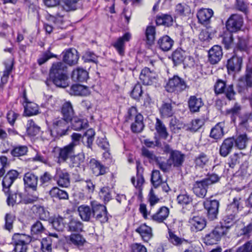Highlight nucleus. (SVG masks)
Wrapping results in <instances>:
<instances>
[{
  "label": "nucleus",
  "instance_id": "nucleus-38",
  "mask_svg": "<svg viewBox=\"0 0 252 252\" xmlns=\"http://www.w3.org/2000/svg\"><path fill=\"white\" fill-rule=\"evenodd\" d=\"M71 77L75 81L84 82L88 78V73L86 70L78 68L72 71Z\"/></svg>",
  "mask_w": 252,
  "mask_h": 252
},
{
  "label": "nucleus",
  "instance_id": "nucleus-13",
  "mask_svg": "<svg viewBox=\"0 0 252 252\" xmlns=\"http://www.w3.org/2000/svg\"><path fill=\"white\" fill-rule=\"evenodd\" d=\"M55 178L59 186L63 188H67L70 186V175L65 170H62L60 168H57Z\"/></svg>",
  "mask_w": 252,
  "mask_h": 252
},
{
  "label": "nucleus",
  "instance_id": "nucleus-42",
  "mask_svg": "<svg viewBox=\"0 0 252 252\" xmlns=\"http://www.w3.org/2000/svg\"><path fill=\"white\" fill-rule=\"evenodd\" d=\"M38 180L39 187L45 188L51 183L53 176L49 172L45 171L38 177Z\"/></svg>",
  "mask_w": 252,
  "mask_h": 252
},
{
  "label": "nucleus",
  "instance_id": "nucleus-41",
  "mask_svg": "<svg viewBox=\"0 0 252 252\" xmlns=\"http://www.w3.org/2000/svg\"><path fill=\"white\" fill-rule=\"evenodd\" d=\"M155 129L161 138L164 139H166L167 138L168 133L167 131L166 127L163 122L158 118H156Z\"/></svg>",
  "mask_w": 252,
  "mask_h": 252
},
{
  "label": "nucleus",
  "instance_id": "nucleus-11",
  "mask_svg": "<svg viewBox=\"0 0 252 252\" xmlns=\"http://www.w3.org/2000/svg\"><path fill=\"white\" fill-rule=\"evenodd\" d=\"M243 24V17L238 14H232L227 20L226 27L228 31L231 32L239 31Z\"/></svg>",
  "mask_w": 252,
  "mask_h": 252
},
{
  "label": "nucleus",
  "instance_id": "nucleus-33",
  "mask_svg": "<svg viewBox=\"0 0 252 252\" xmlns=\"http://www.w3.org/2000/svg\"><path fill=\"white\" fill-rule=\"evenodd\" d=\"M169 214L168 208L163 206L151 216L152 220L158 223H162L166 219Z\"/></svg>",
  "mask_w": 252,
  "mask_h": 252
},
{
  "label": "nucleus",
  "instance_id": "nucleus-17",
  "mask_svg": "<svg viewBox=\"0 0 252 252\" xmlns=\"http://www.w3.org/2000/svg\"><path fill=\"white\" fill-rule=\"evenodd\" d=\"M234 147V141L233 137L225 139L219 149L220 155L222 157H226L232 151Z\"/></svg>",
  "mask_w": 252,
  "mask_h": 252
},
{
  "label": "nucleus",
  "instance_id": "nucleus-55",
  "mask_svg": "<svg viewBox=\"0 0 252 252\" xmlns=\"http://www.w3.org/2000/svg\"><path fill=\"white\" fill-rule=\"evenodd\" d=\"M50 49L51 48L49 47L46 51L44 52L39 56L37 59V63L39 65H41L47 62L50 59L57 57L56 55L50 52Z\"/></svg>",
  "mask_w": 252,
  "mask_h": 252
},
{
  "label": "nucleus",
  "instance_id": "nucleus-44",
  "mask_svg": "<svg viewBox=\"0 0 252 252\" xmlns=\"http://www.w3.org/2000/svg\"><path fill=\"white\" fill-rule=\"evenodd\" d=\"M239 85L246 87H252V67L247 70L245 76L239 79Z\"/></svg>",
  "mask_w": 252,
  "mask_h": 252
},
{
  "label": "nucleus",
  "instance_id": "nucleus-5",
  "mask_svg": "<svg viewBox=\"0 0 252 252\" xmlns=\"http://www.w3.org/2000/svg\"><path fill=\"white\" fill-rule=\"evenodd\" d=\"M187 87L185 80L177 75L169 78L165 88L167 92L179 94L184 91Z\"/></svg>",
  "mask_w": 252,
  "mask_h": 252
},
{
  "label": "nucleus",
  "instance_id": "nucleus-27",
  "mask_svg": "<svg viewBox=\"0 0 252 252\" xmlns=\"http://www.w3.org/2000/svg\"><path fill=\"white\" fill-rule=\"evenodd\" d=\"M78 212L81 219L85 221H89L93 219L92 202L91 207L86 205H82L78 207Z\"/></svg>",
  "mask_w": 252,
  "mask_h": 252
},
{
  "label": "nucleus",
  "instance_id": "nucleus-28",
  "mask_svg": "<svg viewBox=\"0 0 252 252\" xmlns=\"http://www.w3.org/2000/svg\"><path fill=\"white\" fill-rule=\"evenodd\" d=\"M204 105L201 97H197L195 95H191L188 100L189 108L192 113L197 112Z\"/></svg>",
  "mask_w": 252,
  "mask_h": 252
},
{
  "label": "nucleus",
  "instance_id": "nucleus-23",
  "mask_svg": "<svg viewBox=\"0 0 252 252\" xmlns=\"http://www.w3.org/2000/svg\"><path fill=\"white\" fill-rule=\"evenodd\" d=\"M23 98L24 99V103H25V104L24 105V113L25 115L28 116H31L37 114L38 113L37 105L35 103L28 101L25 92L24 93Z\"/></svg>",
  "mask_w": 252,
  "mask_h": 252
},
{
  "label": "nucleus",
  "instance_id": "nucleus-40",
  "mask_svg": "<svg viewBox=\"0 0 252 252\" xmlns=\"http://www.w3.org/2000/svg\"><path fill=\"white\" fill-rule=\"evenodd\" d=\"M49 195L52 198H56L59 199H67L68 194L65 190L61 189L58 187H53L49 191Z\"/></svg>",
  "mask_w": 252,
  "mask_h": 252
},
{
  "label": "nucleus",
  "instance_id": "nucleus-45",
  "mask_svg": "<svg viewBox=\"0 0 252 252\" xmlns=\"http://www.w3.org/2000/svg\"><path fill=\"white\" fill-rule=\"evenodd\" d=\"M156 28L153 26H148L146 28L145 31V35L146 38V42L149 45H152L154 43L156 38Z\"/></svg>",
  "mask_w": 252,
  "mask_h": 252
},
{
  "label": "nucleus",
  "instance_id": "nucleus-15",
  "mask_svg": "<svg viewBox=\"0 0 252 252\" xmlns=\"http://www.w3.org/2000/svg\"><path fill=\"white\" fill-rule=\"evenodd\" d=\"M25 187L32 189L33 191H36L38 176L32 172H27L25 174L23 178Z\"/></svg>",
  "mask_w": 252,
  "mask_h": 252
},
{
  "label": "nucleus",
  "instance_id": "nucleus-24",
  "mask_svg": "<svg viewBox=\"0 0 252 252\" xmlns=\"http://www.w3.org/2000/svg\"><path fill=\"white\" fill-rule=\"evenodd\" d=\"M89 166L93 174L96 176L104 175L106 173L107 168L94 158L90 160Z\"/></svg>",
  "mask_w": 252,
  "mask_h": 252
},
{
  "label": "nucleus",
  "instance_id": "nucleus-32",
  "mask_svg": "<svg viewBox=\"0 0 252 252\" xmlns=\"http://www.w3.org/2000/svg\"><path fill=\"white\" fill-rule=\"evenodd\" d=\"M174 44V41L168 35H164L158 40L157 46L163 51H169Z\"/></svg>",
  "mask_w": 252,
  "mask_h": 252
},
{
  "label": "nucleus",
  "instance_id": "nucleus-54",
  "mask_svg": "<svg viewBox=\"0 0 252 252\" xmlns=\"http://www.w3.org/2000/svg\"><path fill=\"white\" fill-rule=\"evenodd\" d=\"M52 227L58 231H62L64 228V219L59 216L54 218L51 220Z\"/></svg>",
  "mask_w": 252,
  "mask_h": 252
},
{
  "label": "nucleus",
  "instance_id": "nucleus-1",
  "mask_svg": "<svg viewBox=\"0 0 252 252\" xmlns=\"http://www.w3.org/2000/svg\"><path fill=\"white\" fill-rule=\"evenodd\" d=\"M67 66L63 62L53 63L49 71V79L46 81L47 86L49 82L52 81L56 86L64 88L68 85Z\"/></svg>",
  "mask_w": 252,
  "mask_h": 252
},
{
  "label": "nucleus",
  "instance_id": "nucleus-51",
  "mask_svg": "<svg viewBox=\"0 0 252 252\" xmlns=\"http://www.w3.org/2000/svg\"><path fill=\"white\" fill-rule=\"evenodd\" d=\"M173 18L169 15L164 14L157 16L156 23L158 25H164L166 27L171 26L173 24Z\"/></svg>",
  "mask_w": 252,
  "mask_h": 252
},
{
  "label": "nucleus",
  "instance_id": "nucleus-29",
  "mask_svg": "<svg viewBox=\"0 0 252 252\" xmlns=\"http://www.w3.org/2000/svg\"><path fill=\"white\" fill-rule=\"evenodd\" d=\"M242 198L240 196H236L233 199V201L227 205L226 212L228 214H231L237 215L239 210L243 208L241 200Z\"/></svg>",
  "mask_w": 252,
  "mask_h": 252
},
{
  "label": "nucleus",
  "instance_id": "nucleus-46",
  "mask_svg": "<svg viewBox=\"0 0 252 252\" xmlns=\"http://www.w3.org/2000/svg\"><path fill=\"white\" fill-rule=\"evenodd\" d=\"M209 162V158L204 153H201L197 156L194 160L195 167L203 168Z\"/></svg>",
  "mask_w": 252,
  "mask_h": 252
},
{
  "label": "nucleus",
  "instance_id": "nucleus-64",
  "mask_svg": "<svg viewBox=\"0 0 252 252\" xmlns=\"http://www.w3.org/2000/svg\"><path fill=\"white\" fill-rule=\"evenodd\" d=\"M52 239L50 237H47L42 240L41 242V250L42 252H52Z\"/></svg>",
  "mask_w": 252,
  "mask_h": 252
},
{
  "label": "nucleus",
  "instance_id": "nucleus-14",
  "mask_svg": "<svg viewBox=\"0 0 252 252\" xmlns=\"http://www.w3.org/2000/svg\"><path fill=\"white\" fill-rule=\"evenodd\" d=\"M131 38V34L128 32H126L122 36L119 37L117 40L112 44L119 54L123 56L125 54V43L129 41Z\"/></svg>",
  "mask_w": 252,
  "mask_h": 252
},
{
  "label": "nucleus",
  "instance_id": "nucleus-63",
  "mask_svg": "<svg viewBox=\"0 0 252 252\" xmlns=\"http://www.w3.org/2000/svg\"><path fill=\"white\" fill-rule=\"evenodd\" d=\"M40 130V127L37 126L35 123L31 121H29L27 127V132L28 134L32 136H33L37 134Z\"/></svg>",
  "mask_w": 252,
  "mask_h": 252
},
{
  "label": "nucleus",
  "instance_id": "nucleus-10",
  "mask_svg": "<svg viewBox=\"0 0 252 252\" xmlns=\"http://www.w3.org/2000/svg\"><path fill=\"white\" fill-rule=\"evenodd\" d=\"M55 157L57 162L61 164L64 162L74 153V149L68 145L63 148H57L54 149Z\"/></svg>",
  "mask_w": 252,
  "mask_h": 252
},
{
  "label": "nucleus",
  "instance_id": "nucleus-6",
  "mask_svg": "<svg viewBox=\"0 0 252 252\" xmlns=\"http://www.w3.org/2000/svg\"><path fill=\"white\" fill-rule=\"evenodd\" d=\"M227 227L217 225L211 232L205 236L203 238L204 243L208 245L216 244L222 236L227 234Z\"/></svg>",
  "mask_w": 252,
  "mask_h": 252
},
{
  "label": "nucleus",
  "instance_id": "nucleus-34",
  "mask_svg": "<svg viewBox=\"0 0 252 252\" xmlns=\"http://www.w3.org/2000/svg\"><path fill=\"white\" fill-rule=\"evenodd\" d=\"M61 112L63 116L62 118L69 122L71 121L74 115L72 105L69 101L65 102L63 104Z\"/></svg>",
  "mask_w": 252,
  "mask_h": 252
},
{
  "label": "nucleus",
  "instance_id": "nucleus-16",
  "mask_svg": "<svg viewBox=\"0 0 252 252\" xmlns=\"http://www.w3.org/2000/svg\"><path fill=\"white\" fill-rule=\"evenodd\" d=\"M185 155L180 151L174 150L171 152L168 158L169 161L174 167H181L184 162Z\"/></svg>",
  "mask_w": 252,
  "mask_h": 252
},
{
  "label": "nucleus",
  "instance_id": "nucleus-31",
  "mask_svg": "<svg viewBox=\"0 0 252 252\" xmlns=\"http://www.w3.org/2000/svg\"><path fill=\"white\" fill-rule=\"evenodd\" d=\"M84 228L83 223L78 219L70 217L67 223V230L70 232H81Z\"/></svg>",
  "mask_w": 252,
  "mask_h": 252
},
{
  "label": "nucleus",
  "instance_id": "nucleus-8",
  "mask_svg": "<svg viewBox=\"0 0 252 252\" xmlns=\"http://www.w3.org/2000/svg\"><path fill=\"white\" fill-rule=\"evenodd\" d=\"M93 219L99 221L101 223L107 222L109 219V215L106 207L96 202H92Z\"/></svg>",
  "mask_w": 252,
  "mask_h": 252
},
{
  "label": "nucleus",
  "instance_id": "nucleus-48",
  "mask_svg": "<svg viewBox=\"0 0 252 252\" xmlns=\"http://www.w3.org/2000/svg\"><path fill=\"white\" fill-rule=\"evenodd\" d=\"M33 210L41 220H47L49 218V212L43 206L34 205Z\"/></svg>",
  "mask_w": 252,
  "mask_h": 252
},
{
  "label": "nucleus",
  "instance_id": "nucleus-26",
  "mask_svg": "<svg viewBox=\"0 0 252 252\" xmlns=\"http://www.w3.org/2000/svg\"><path fill=\"white\" fill-rule=\"evenodd\" d=\"M225 123L223 122L217 123L211 130L210 137L216 140L221 139L224 135Z\"/></svg>",
  "mask_w": 252,
  "mask_h": 252
},
{
  "label": "nucleus",
  "instance_id": "nucleus-30",
  "mask_svg": "<svg viewBox=\"0 0 252 252\" xmlns=\"http://www.w3.org/2000/svg\"><path fill=\"white\" fill-rule=\"evenodd\" d=\"M135 231L140 235L145 242H148L153 237L152 228L145 224H141L135 229Z\"/></svg>",
  "mask_w": 252,
  "mask_h": 252
},
{
  "label": "nucleus",
  "instance_id": "nucleus-25",
  "mask_svg": "<svg viewBox=\"0 0 252 252\" xmlns=\"http://www.w3.org/2000/svg\"><path fill=\"white\" fill-rule=\"evenodd\" d=\"M189 223L193 231L202 230L206 225V221L204 218L200 216H194L189 219Z\"/></svg>",
  "mask_w": 252,
  "mask_h": 252
},
{
  "label": "nucleus",
  "instance_id": "nucleus-20",
  "mask_svg": "<svg viewBox=\"0 0 252 252\" xmlns=\"http://www.w3.org/2000/svg\"><path fill=\"white\" fill-rule=\"evenodd\" d=\"M222 56V49L219 45L214 46L208 52V60L212 64H216L220 62Z\"/></svg>",
  "mask_w": 252,
  "mask_h": 252
},
{
  "label": "nucleus",
  "instance_id": "nucleus-50",
  "mask_svg": "<svg viewBox=\"0 0 252 252\" xmlns=\"http://www.w3.org/2000/svg\"><path fill=\"white\" fill-rule=\"evenodd\" d=\"M237 47L241 51H247L252 47L249 38L248 37H238Z\"/></svg>",
  "mask_w": 252,
  "mask_h": 252
},
{
  "label": "nucleus",
  "instance_id": "nucleus-37",
  "mask_svg": "<svg viewBox=\"0 0 252 252\" xmlns=\"http://www.w3.org/2000/svg\"><path fill=\"white\" fill-rule=\"evenodd\" d=\"M233 137L234 141V146L239 150L246 148L248 142V138L246 133L237 134L235 137Z\"/></svg>",
  "mask_w": 252,
  "mask_h": 252
},
{
  "label": "nucleus",
  "instance_id": "nucleus-21",
  "mask_svg": "<svg viewBox=\"0 0 252 252\" xmlns=\"http://www.w3.org/2000/svg\"><path fill=\"white\" fill-rule=\"evenodd\" d=\"M63 61L65 63L69 65H72L75 64L77 63L79 56L77 50L75 49H68L65 52H63Z\"/></svg>",
  "mask_w": 252,
  "mask_h": 252
},
{
  "label": "nucleus",
  "instance_id": "nucleus-47",
  "mask_svg": "<svg viewBox=\"0 0 252 252\" xmlns=\"http://www.w3.org/2000/svg\"><path fill=\"white\" fill-rule=\"evenodd\" d=\"M13 65L11 64H5V69L3 71L0 82V89H3L4 85L7 83L9 76L12 69Z\"/></svg>",
  "mask_w": 252,
  "mask_h": 252
},
{
  "label": "nucleus",
  "instance_id": "nucleus-22",
  "mask_svg": "<svg viewBox=\"0 0 252 252\" xmlns=\"http://www.w3.org/2000/svg\"><path fill=\"white\" fill-rule=\"evenodd\" d=\"M213 14L211 9L203 8L197 12V17L200 23L207 26L209 24Z\"/></svg>",
  "mask_w": 252,
  "mask_h": 252
},
{
  "label": "nucleus",
  "instance_id": "nucleus-9",
  "mask_svg": "<svg viewBox=\"0 0 252 252\" xmlns=\"http://www.w3.org/2000/svg\"><path fill=\"white\" fill-rule=\"evenodd\" d=\"M203 206L207 211L208 218L213 220L217 218L219 213L220 202L216 199H206L203 202Z\"/></svg>",
  "mask_w": 252,
  "mask_h": 252
},
{
  "label": "nucleus",
  "instance_id": "nucleus-3",
  "mask_svg": "<svg viewBox=\"0 0 252 252\" xmlns=\"http://www.w3.org/2000/svg\"><path fill=\"white\" fill-rule=\"evenodd\" d=\"M126 121L131 123V129L133 132H140L144 128L143 117L141 114L137 113L135 107H132L129 109Z\"/></svg>",
  "mask_w": 252,
  "mask_h": 252
},
{
  "label": "nucleus",
  "instance_id": "nucleus-49",
  "mask_svg": "<svg viewBox=\"0 0 252 252\" xmlns=\"http://www.w3.org/2000/svg\"><path fill=\"white\" fill-rule=\"evenodd\" d=\"M160 113L163 117H171L173 114V107L171 102H163L160 109Z\"/></svg>",
  "mask_w": 252,
  "mask_h": 252
},
{
  "label": "nucleus",
  "instance_id": "nucleus-4",
  "mask_svg": "<svg viewBox=\"0 0 252 252\" xmlns=\"http://www.w3.org/2000/svg\"><path fill=\"white\" fill-rule=\"evenodd\" d=\"M69 121L62 118H55L52 121L51 134L54 137H61L68 134Z\"/></svg>",
  "mask_w": 252,
  "mask_h": 252
},
{
  "label": "nucleus",
  "instance_id": "nucleus-52",
  "mask_svg": "<svg viewBox=\"0 0 252 252\" xmlns=\"http://www.w3.org/2000/svg\"><path fill=\"white\" fill-rule=\"evenodd\" d=\"M185 53L181 49L176 50L172 55V61L175 65L182 63L185 58Z\"/></svg>",
  "mask_w": 252,
  "mask_h": 252
},
{
  "label": "nucleus",
  "instance_id": "nucleus-36",
  "mask_svg": "<svg viewBox=\"0 0 252 252\" xmlns=\"http://www.w3.org/2000/svg\"><path fill=\"white\" fill-rule=\"evenodd\" d=\"M70 93L74 95L86 96L90 94L89 88L79 84L73 85L70 89Z\"/></svg>",
  "mask_w": 252,
  "mask_h": 252
},
{
  "label": "nucleus",
  "instance_id": "nucleus-7",
  "mask_svg": "<svg viewBox=\"0 0 252 252\" xmlns=\"http://www.w3.org/2000/svg\"><path fill=\"white\" fill-rule=\"evenodd\" d=\"M214 91L217 94H224L226 98L230 100L234 99L235 94L232 85L227 87L225 82L220 79H218L215 83Z\"/></svg>",
  "mask_w": 252,
  "mask_h": 252
},
{
  "label": "nucleus",
  "instance_id": "nucleus-53",
  "mask_svg": "<svg viewBox=\"0 0 252 252\" xmlns=\"http://www.w3.org/2000/svg\"><path fill=\"white\" fill-rule=\"evenodd\" d=\"M156 164L164 172H168L172 166L169 159L163 160L161 157H158L156 160Z\"/></svg>",
  "mask_w": 252,
  "mask_h": 252
},
{
  "label": "nucleus",
  "instance_id": "nucleus-43",
  "mask_svg": "<svg viewBox=\"0 0 252 252\" xmlns=\"http://www.w3.org/2000/svg\"><path fill=\"white\" fill-rule=\"evenodd\" d=\"M236 218V216L233 214H228L226 212L225 215L223 218V222L220 223V225H218L219 226L227 227V233L228 232L230 227L234 223Z\"/></svg>",
  "mask_w": 252,
  "mask_h": 252
},
{
  "label": "nucleus",
  "instance_id": "nucleus-60",
  "mask_svg": "<svg viewBox=\"0 0 252 252\" xmlns=\"http://www.w3.org/2000/svg\"><path fill=\"white\" fill-rule=\"evenodd\" d=\"M204 125L202 120L196 119L191 121V123L187 126V129L192 132H195Z\"/></svg>",
  "mask_w": 252,
  "mask_h": 252
},
{
  "label": "nucleus",
  "instance_id": "nucleus-2",
  "mask_svg": "<svg viewBox=\"0 0 252 252\" xmlns=\"http://www.w3.org/2000/svg\"><path fill=\"white\" fill-rule=\"evenodd\" d=\"M220 179V177L216 174L208 175L205 178L194 181L192 184V190L197 197L204 198L209 187L217 183Z\"/></svg>",
  "mask_w": 252,
  "mask_h": 252
},
{
  "label": "nucleus",
  "instance_id": "nucleus-18",
  "mask_svg": "<svg viewBox=\"0 0 252 252\" xmlns=\"http://www.w3.org/2000/svg\"><path fill=\"white\" fill-rule=\"evenodd\" d=\"M156 73L149 68L145 67L141 70L139 76L140 80L145 85H151L156 78Z\"/></svg>",
  "mask_w": 252,
  "mask_h": 252
},
{
  "label": "nucleus",
  "instance_id": "nucleus-39",
  "mask_svg": "<svg viewBox=\"0 0 252 252\" xmlns=\"http://www.w3.org/2000/svg\"><path fill=\"white\" fill-rule=\"evenodd\" d=\"M31 236L23 233H15L12 237L13 244L29 245L32 241Z\"/></svg>",
  "mask_w": 252,
  "mask_h": 252
},
{
  "label": "nucleus",
  "instance_id": "nucleus-19",
  "mask_svg": "<svg viewBox=\"0 0 252 252\" xmlns=\"http://www.w3.org/2000/svg\"><path fill=\"white\" fill-rule=\"evenodd\" d=\"M242 64V58L235 54L228 60L226 66L229 71L236 72L241 70Z\"/></svg>",
  "mask_w": 252,
  "mask_h": 252
},
{
  "label": "nucleus",
  "instance_id": "nucleus-59",
  "mask_svg": "<svg viewBox=\"0 0 252 252\" xmlns=\"http://www.w3.org/2000/svg\"><path fill=\"white\" fill-rule=\"evenodd\" d=\"M28 147L25 145L14 146L11 151V154L13 157H19L25 155L28 152Z\"/></svg>",
  "mask_w": 252,
  "mask_h": 252
},
{
  "label": "nucleus",
  "instance_id": "nucleus-35",
  "mask_svg": "<svg viewBox=\"0 0 252 252\" xmlns=\"http://www.w3.org/2000/svg\"><path fill=\"white\" fill-rule=\"evenodd\" d=\"M70 122L72 129L74 130H80L88 126V121L85 119L73 117Z\"/></svg>",
  "mask_w": 252,
  "mask_h": 252
},
{
  "label": "nucleus",
  "instance_id": "nucleus-57",
  "mask_svg": "<svg viewBox=\"0 0 252 252\" xmlns=\"http://www.w3.org/2000/svg\"><path fill=\"white\" fill-rule=\"evenodd\" d=\"M151 183L154 188H157L162 183V179L159 171L154 170L151 175Z\"/></svg>",
  "mask_w": 252,
  "mask_h": 252
},
{
  "label": "nucleus",
  "instance_id": "nucleus-62",
  "mask_svg": "<svg viewBox=\"0 0 252 252\" xmlns=\"http://www.w3.org/2000/svg\"><path fill=\"white\" fill-rule=\"evenodd\" d=\"M85 161V155L79 153L71 158V164L73 167H80L82 165Z\"/></svg>",
  "mask_w": 252,
  "mask_h": 252
},
{
  "label": "nucleus",
  "instance_id": "nucleus-56",
  "mask_svg": "<svg viewBox=\"0 0 252 252\" xmlns=\"http://www.w3.org/2000/svg\"><path fill=\"white\" fill-rule=\"evenodd\" d=\"M68 242L75 246H82L85 242V239L79 234H72L70 235Z\"/></svg>",
  "mask_w": 252,
  "mask_h": 252
},
{
  "label": "nucleus",
  "instance_id": "nucleus-61",
  "mask_svg": "<svg viewBox=\"0 0 252 252\" xmlns=\"http://www.w3.org/2000/svg\"><path fill=\"white\" fill-rule=\"evenodd\" d=\"M233 38L231 32H227L224 33L222 36V42L224 45V47L226 49L231 48L233 44Z\"/></svg>",
  "mask_w": 252,
  "mask_h": 252
},
{
  "label": "nucleus",
  "instance_id": "nucleus-12",
  "mask_svg": "<svg viewBox=\"0 0 252 252\" xmlns=\"http://www.w3.org/2000/svg\"><path fill=\"white\" fill-rule=\"evenodd\" d=\"M19 173L15 170L9 171L4 176L2 182V190L5 194L10 191V188L15 180L18 178Z\"/></svg>",
  "mask_w": 252,
  "mask_h": 252
},
{
  "label": "nucleus",
  "instance_id": "nucleus-58",
  "mask_svg": "<svg viewBox=\"0 0 252 252\" xmlns=\"http://www.w3.org/2000/svg\"><path fill=\"white\" fill-rule=\"evenodd\" d=\"M177 201L179 204L182 206H184L191 203L192 201V198L190 195L185 192L182 193L177 196Z\"/></svg>",
  "mask_w": 252,
  "mask_h": 252
}]
</instances>
